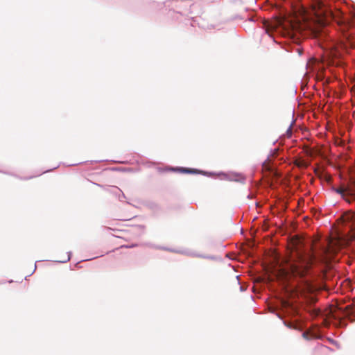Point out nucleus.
Returning <instances> with one entry per match:
<instances>
[{"instance_id": "nucleus-1", "label": "nucleus", "mask_w": 355, "mask_h": 355, "mask_svg": "<svg viewBox=\"0 0 355 355\" xmlns=\"http://www.w3.org/2000/svg\"><path fill=\"white\" fill-rule=\"evenodd\" d=\"M289 245L291 254L287 262V269L294 276L304 277L315 259L313 241L296 235L291 238Z\"/></svg>"}, {"instance_id": "nucleus-2", "label": "nucleus", "mask_w": 355, "mask_h": 355, "mask_svg": "<svg viewBox=\"0 0 355 355\" xmlns=\"http://www.w3.org/2000/svg\"><path fill=\"white\" fill-rule=\"evenodd\" d=\"M324 15H326L325 21L322 22V24H324L327 21L329 16L332 17L343 33L342 38L335 43L331 49L332 57L335 58H341L344 53H348L349 49L353 46V44L349 40L350 35L345 33L349 28L350 24L344 18H336L331 12H329L327 14L324 13Z\"/></svg>"}, {"instance_id": "nucleus-3", "label": "nucleus", "mask_w": 355, "mask_h": 355, "mask_svg": "<svg viewBox=\"0 0 355 355\" xmlns=\"http://www.w3.org/2000/svg\"><path fill=\"white\" fill-rule=\"evenodd\" d=\"M333 189L347 202L350 203L353 200L355 201V181L346 187H340L338 189L333 188ZM342 219L345 227L352 233L351 238L355 239V211L345 214Z\"/></svg>"}, {"instance_id": "nucleus-4", "label": "nucleus", "mask_w": 355, "mask_h": 355, "mask_svg": "<svg viewBox=\"0 0 355 355\" xmlns=\"http://www.w3.org/2000/svg\"><path fill=\"white\" fill-rule=\"evenodd\" d=\"M329 314L336 320H340L342 317L355 315V306L353 304L345 306L340 305L332 306Z\"/></svg>"}, {"instance_id": "nucleus-5", "label": "nucleus", "mask_w": 355, "mask_h": 355, "mask_svg": "<svg viewBox=\"0 0 355 355\" xmlns=\"http://www.w3.org/2000/svg\"><path fill=\"white\" fill-rule=\"evenodd\" d=\"M302 291L305 293L312 294L317 291V288L311 282L306 281L302 285Z\"/></svg>"}, {"instance_id": "nucleus-6", "label": "nucleus", "mask_w": 355, "mask_h": 355, "mask_svg": "<svg viewBox=\"0 0 355 355\" xmlns=\"http://www.w3.org/2000/svg\"><path fill=\"white\" fill-rule=\"evenodd\" d=\"M295 164L300 168H306L308 166L304 160H296Z\"/></svg>"}, {"instance_id": "nucleus-7", "label": "nucleus", "mask_w": 355, "mask_h": 355, "mask_svg": "<svg viewBox=\"0 0 355 355\" xmlns=\"http://www.w3.org/2000/svg\"><path fill=\"white\" fill-rule=\"evenodd\" d=\"M182 171L185 172V173H195L196 172V170L195 169H191V168H182Z\"/></svg>"}, {"instance_id": "nucleus-8", "label": "nucleus", "mask_w": 355, "mask_h": 355, "mask_svg": "<svg viewBox=\"0 0 355 355\" xmlns=\"http://www.w3.org/2000/svg\"><path fill=\"white\" fill-rule=\"evenodd\" d=\"M137 245H138L137 243H134V244H132V245H121V248H132L137 247Z\"/></svg>"}, {"instance_id": "nucleus-9", "label": "nucleus", "mask_w": 355, "mask_h": 355, "mask_svg": "<svg viewBox=\"0 0 355 355\" xmlns=\"http://www.w3.org/2000/svg\"><path fill=\"white\" fill-rule=\"evenodd\" d=\"M307 334H308L307 333L304 332V333H303V334H302V335H303V336H304V338H307Z\"/></svg>"}, {"instance_id": "nucleus-10", "label": "nucleus", "mask_w": 355, "mask_h": 355, "mask_svg": "<svg viewBox=\"0 0 355 355\" xmlns=\"http://www.w3.org/2000/svg\"><path fill=\"white\" fill-rule=\"evenodd\" d=\"M322 6H323V5L322 3H320V9L322 10Z\"/></svg>"}]
</instances>
